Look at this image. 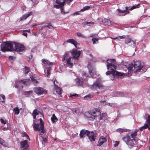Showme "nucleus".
<instances>
[{
	"mask_svg": "<svg viewBox=\"0 0 150 150\" xmlns=\"http://www.w3.org/2000/svg\"><path fill=\"white\" fill-rule=\"evenodd\" d=\"M73 112H75L76 113V109H74L73 110Z\"/></svg>",
	"mask_w": 150,
	"mask_h": 150,
	"instance_id": "338daca9",
	"label": "nucleus"
},
{
	"mask_svg": "<svg viewBox=\"0 0 150 150\" xmlns=\"http://www.w3.org/2000/svg\"><path fill=\"white\" fill-rule=\"evenodd\" d=\"M78 94H70V97L71 98H72L73 96H78Z\"/></svg>",
	"mask_w": 150,
	"mask_h": 150,
	"instance_id": "603ef678",
	"label": "nucleus"
},
{
	"mask_svg": "<svg viewBox=\"0 0 150 150\" xmlns=\"http://www.w3.org/2000/svg\"><path fill=\"white\" fill-rule=\"evenodd\" d=\"M39 114L38 112L36 109H35L33 112L32 115L33 118L35 119L36 118V116Z\"/></svg>",
	"mask_w": 150,
	"mask_h": 150,
	"instance_id": "bb28decb",
	"label": "nucleus"
},
{
	"mask_svg": "<svg viewBox=\"0 0 150 150\" xmlns=\"http://www.w3.org/2000/svg\"><path fill=\"white\" fill-rule=\"evenodd\" d=\"M51 120L53 123H55L57 122L58 119L54 114H53L51 117Z\"/></svg>",
	"mask_w": 150,
	"mask_h": 150,
	"instance_id": "a878e982",
	"label": "nucleus"
},
{
	"mask_svg": "<svg viewBox=\"0 0 150 150\" xmlns=\"http://www.w3.org/2000/svg\"><path fill=\"white\" fill-rule=\"evenodd\" d=\"M100 103H102L103 105L104 106L108 105L111 107H114L116 105L115 103H106L105 100L100 101Z\"/></svg>",
	"mask_w": 150,
	"mask_h": 150,
	"instance_id": "5701e85b",
	"label": "nucleus"
},
{
	"mask_svg": "<svg viewBox=\"0 0 150 150\" xmlns=\"http://www.w3.org/2000/svg\"><path fill=\"white\" fill-rule=\"evenodd\" d=\"M87 25V22L83 23H82V25L83 27H85Z\"/></svg>",
	"mask_w": 150,
	"mask_h": 150,
	"instance_id": "680f3d73",
	"label": "nucleus"
},
{
	"mask_svg": "<svg viewBox=\"0 0 150 150\" xmlns=\"http://www.w3.org/2000/svg\"><path fill=\"white\" fill-rule=\"evenodd\" d=\"M51 67L48 68L47 69V76L48 78H49V76L50 74V71L51 70Z\"/></svg>",
	"mask_w": 150,
	"mask_h": 150,
	"instance_id": "c03bdc74",
	"label": "nucleus"
},
{
	"mask_svg": "<svg viewBox=\"0 0 150 150\" xmlns=\"http://www.w3.org/2000/svg\"><path fill=\"white\" fill-rule=\"evenodd\" d=\"M65 2V1L64 0H56V3L57 4L54 5V7L56 8H59L63 7Z\"/></svg>",
	"mask_w": 150,
	"mask_h": 150,
	"instance_id": "f8f14e48",
	"label": "nucleus"
},
{
	"mask_svg": "<svg viewBox=\"0 0 150 150\" xmlns=\"http://www.w3.org/2000/svg\"><path fill=\"white\" fill-rule=\"evenodd\" d=\"M72 1V0H66V1L68 3H69Z\"/></svg>",
	"mask_w": 150,
	"mask_h": 150,
	"instance_id": "69168bd1",
	"label": "nucleus"
},
{
	"mask_svg": "<svg viewBox=\"0 0 150 150\" xmlns=\"http://www.w3.org/2000/svg\"><path fill=\"white\" fill-rule=\"evenodd\" d=\"M39 120L40 121L39 124L38 123H35V120H33V126L34 129L35 130L39 131L42 133H44L45 131L44 129V122L43 121L41 118Z\"/></svg>",
	"mask_w": 150,
	"mask_h": 150,
	"instance_id": "423d86ee",
	"label": "nucleus"
},
{
	"mask_svg": "<svg viewBox=\"0 0 150 150\" xmlns=\"http://www.w3.org/2000/svg\"><path fill=\"white\" fill-rule=\"evenodd\" d=\"M37 25V24H35V25H33L32 26V27H34V26H36Z\"/></svg>",
	"mask_w": 150,
	"mask_h": 150,
	"instance_id": "774afa93",
	"label": "nucleus"
},
{
	"mask_svg": "<svg viewBox=\"0 0 150 150\" xmlns=\"http://www.w3.org/2000/svg\"><path fill=\"white\" fill-rule=\"evenodd\" d=\"M108 19H105V18H104L103 19L102 22L103 23H106L107 21L105 20H107Z\"/></svg>",
	"mask_w": 150,
	"mask_h": 150,
	"instance_id": "0e129e2a",
	"label": "nucleus"
},
{
	"mask_svg": "<svg viewBox=\"0 0 150 150\" xmlns=\"http://www.w3.org/2000/svg\"><path fill=\"white\" fill-rule=\"evenodd\" d=\"M18 82V85L17 84L16 86H15L16 88H17L18 86H19V85H21L22 84H23L25 85H28L30 83V81L29 79H26L21 80L19 81Z\"/></svg>",
	"mask_w": 150,
	"mask_h": 150,
	"instance_id": "dca6fc26",
	"label": "nucleus"
},
{
	"mask_svg": "<svg viewBox=\"0 0 150 150\" xmlns=\"http://www.w3.org/2000/svg\"><path fill=\"white\" fill-rule=\"evenodd\" d=\"M20 109H19V108L18 107L14 108L13 109V111L15 112V114L16 115H18L19 113V110Z\"/></svg>",
	"mask_w": 150,
	"mask_h": 150,
	"instance_id": "7c9ffc66",
	"label": "nucleus"
},
{
	"mask_svg": "<svg viewBox=\"0 0 150 150\" xmlns=\"http://www.w3.org/2000/svg\"><path fill=\"white\" fill-rule=\"evenodd\" d=\"M23 33L22 34V35H24L26 37L27 36V33H25V32H26V31H27L28 32H30V30H23Z\"/></svg>",
	"mask_w": 150,
	"mask_h": 150,
	"instance_id": "a18cd8bd",
	"label": "nucleus"
},
{
	"mask_svg": "<svg viewBox=\"0 0 150 150\" xmlns=\"http://www.w3.org/2000/svg\"><path fill=\"white\" fill-rule=\"evenodd\" d=\"M79 15V12L78 11H76V12H75L73 14V15L74 16L75 15Z\"/></svg>",
	"mask_w": 150,
	"mask_h": 150,
	"instance_id": "e2e57ef3",
	"label": "nucleus"
},
{
	"mask_svg": "<svg viewBox=\"0 0 150 150\" xmlns=\"http://www.w3.org/2000/svg\"><path fill=\"white\" fill-rule=\"evenodd\" d=\"M117 131L120 133H122L124 132H126L127 131V129H124L121 128L118 129L117 130Z\"/></svg>",
	"mask_w": 150,
	"mask_h": 150,
	"instance_id": "58836bf2",
	"label": "nucleus"
},
{
	"mask_svg": "<svg viewBox=\"0 0 150 150\" xmlns=\"http://www.w3.org/2000/svg\"><path fill=\"white\" fill-rule=\"evenodd\" d=\"M106 141V139L103 136L100 137L99 140V141L98 142V146H101Z\"/></svg>",
	"mask_w": 150,
	"mask_h": 150,
	"instance_id": "412c9836",
	"label": "nucleus"
},
{
	"mask_svg": "<svg viewBox=\"0 0 150 150\" xmlns=\"http://www.w3.org/2000/svg\"><path fill=\"white\" fill-rule=\"evenodd\" d=\"M149 126H150V115H148L147 117V119L146 120Z\"/></svg>",
	"mask_w": 150,
	"mask_h": 150,
	"instance_id": "49530a36",
	"label": "nucleus"
},
{
	"mask_svg": "<svg viewBox=\"0 0 150 150\" xmlns=\"http://www.w3.org/2000/svg\"><path fill=\"white\" fill-rule=\"evenodd\" d=\"M71 53L73 57L77 59L79 57L81 52L80 51H78L76 49H73Z\"/></svg>",
	"mask_w": 150,
	"mask_h": 150,
	"instance_id": "4468645a",
	"label": "nucleus"
},
{
	"mask_svg": "<svg viewBox=\"0 0 150 150\" xmlns=\"http://www.w3.org/2000/svg\"><path fill=\"white\" fill-rule=\"evenodd\" d=\"M0 122L4 124H6V120H4L2 119H1Z\"/></svg>",
	"mask_w": 150,
	"mask_h": 150,
	"instance_id": "3c124183",
	"label": "nucleus"
},
{
	"mask_svg": "<svg viewBox=\"0 0 150 150\" xmlns=\"http://www.w3.org/2000/svg\"><path fill=\"white\" fill-rule=\"evenodd\" d=\"M122 139L124 141L126 142L127 145L132 146H134V144L133 142V140H135L131 139L130 136L129 135L123 138Z\"/></svg>",
	"mask_w": 150,
	"mask_h": 150,
	"instance_id": "1a4fd4ad",
	"label": "nucleus"
},
{
	"mask_svg": "<svg viewBox=\"0 0 150 150\" xmlns=\"http://www.w3.org/2000/svg\"><path fill=\"white\" fill-rule=\"evenodd\" d=\"M107 21L106 23L109 24H112V22L110 21L109 19H107V20H105Z\"/></svg>",
	"mask_w": 150,
	"mask_h": 150,
	"instance_id": "864d4df0",
	"label": "nucleus"
},
{
	"mask_svg": "<svg viewBox=\"0 0 150 150\" xmlns=\"http://www.w3.org/2000/svg\"><path fill=\"white\" fill-rule=\"evenodd\" d=\"M66 42H67L73 44L76 48H78L79 47H78V45H79V44L74 39H69L67 40Z\"/></svg>",
	"mask_w": 150,
	"mask_h": 150,
	"instance_id": "6ab92c4d",
	"label": "nucleus"
},
{
	"mask_svg": "<svg viewBox=\"0 0 150 150\" xmlns=\"http://www.w3.org/2000/svg\"><path fill=\"white\" fill-rule=\"evenodd\" d=\"M44 27H48L50 29H52L53 28V27L51 25V24L50 23H49L48 25L45 26ZM44 27H43L41 29V30Z\"/></svg>",
	"mask_w": 150,
	"mask_h": 150,
	"instance_id": "37998d69",
	"label": "nucleus"
},
{
	"mask_svg": "<svg viewBox=\"0 0 150 150\" xmlns=\"http://www.w3.org/2000/svg\"><path fill=\"white\" fill-rule=\"evenodd\" d=\"M25 72V74H27L29 72L30 69L29 67H24Z\"/></svg>",
	"mask_w": 150,
	"mask_h": 150,
	"instance_id": "f704fd0d",
	"label": "nucleus"
},
{
	"mask_svg": "<svg viewBox=\"0 0 150 150\" xmlns=\"http://www.w3.org/2000/svg\"><path fill=\"white\" fill-rule=\"evenodd\" d=\"M30 79L34 84H37L38 83V81L35 79L34 76H32L30 77Z\"/></svg>",
	"mask_w": 150,
	"mask_h": 150,
	"instance_id": "2f4dec72",
	"label": "nucleus"
},
{
	"mask_svg": "<svg viewBox=\"0 0 150 150\" xmlns=\"http://www.w3.org/2000/svg\"><path fill=\"white\" fill-rule=\"evenodd\" d=\"M148 127V126L147 124H145L144 126L141 127L140 129L141 131L143 130L144 129Z\"/></svg>",
	"mask_w": 150,
	"mask_h": 150,
	"instance_id": "c9c22d12",
	"label": "nucleus"
},
{
	"mask_svg": "<svg viewBox=\"0 0 150 150\" xmlns=\"http://www.w3.org/2000/svg\"><path fill=\"white\" fill-rule=\"evenodd\" d=\"M33 93V91H27L25 93V95H29L30 94H31Z\"/></svg>",
	"mask_w": 150,
	"mask_h": 150,
	"instance_id": "de8ad7c7",
	"label": "nucleus"
},
{
	"mask_svg": "<svg viewBox=\"0 0 150 150\" xmlns=\"http://www.w3.org/2000/svg\"><path fill=\"white\" fill-rule=\"evenodd\" d=\"M98 39L97 38H93L92 39V40L93 44H95L98 43Z\"/></svg>",
	"mask_w": 150,
	"mask_h": 150,
	"instance_id": "a19ab883",
	"label": "nucleus"
},
{
	"mask_svg": "<svg viewBox=\"0 0 150 150\" xmlns=\"http://www.w3.org/2000/svg\"><path fill=\"white\" fill-rule=\"evenodd\" d=\"M21 148L23 149H25L27 148L28 147V141L25 140L21 142L20 143Z\"/></svg>",
	"mask_w": 150,
	"mask_h": 150,
	"instance_id": "a211bd4d",
	"label": "nucleus"
},
{
	"mask_svg": "<svg viewBox=\"0 0 150 150\" xmlns=\"http://www.w3.org/2000/svg\"><path fill=\"white\" fill-rule=\"evenodd\" d=\"M0 144L2 146H7V143L5 142V141L3 140L2 139L0 138Z\"/></svg>",
	"mask_w": 150,
	"mask_h": 150,
	"instance_id": "c85d7f7f",
	"label": "nucleus"
},
{
	"mask_svg": "<svg viewBox=\"0 0 150 150\" xmlns=\"http://www.w3.org/2000/svg\"><path fill=\"white\" fill-rule=\"evenodd\" d=\"M94 23L92 22H87V25L88 26H91L92 25H93L94 24Z\"/></svg>",
	"mask_w": 150,
	"mask_h": 150,
	"instance_id": "6e6d98bb",
	"label": "nucleus"
},
{
	"mask_svg": "<svg viewBox=\"0 0 150 150\" xmlns=\"http://www.w3.org/2000/svg\"><path fill=\"white\" fill-rule=\"evenodd\" d=\"M137 132V131H136L130 132L129 133L130 136H129L130 138L131 137L133 139L135 140L134 139L136 138Z\"/></svg>",
	"mask_w": 150,
	"mask_h": 150,
	"instance_id": "393cba45",
	"label": "nucleus"
},
{
	"mask_svg": "<svg viewBox=\"0 0 150 150\" xmlns=\"http://www.w3.org/2000/svg\"><path fill=\"white\" fill-rule=\"evenodd\" d=\"M125 43L133 48H134L136 45V41L130 39H126L125 41Z\"/></svg>",
	"mask_w": 150,
	"mask_h": 150,
	"instance_id": "9b49d317",
	"label": "nucleus"
},
{
	"mask_svg": "<svg viewBox=\"0 0 150 150\" xmlns=\"http://www.w3.org/2000/svg\"><path fill=\"white\" fill-rule=\"evenodd\" d=\"M139 5L140 4H138L137 5H135L133 6L130 9H129V10H132L135 8H138L139 7Z\"/></svg>",
	"mask_w": 150,
	"mask_h": 150,
	"instance_id": "e433bc0d",
	"label": "nucleus"
},
{
	"mask_svg": "<svg viewBox=\"0 0 150 150\" xmlns=\"http://www.w3.org/2000/svg\"><path fill=\"white\" fill-rule=\"evenodd\" d=\"M34 92L38 95L45 94L46 93V91L40 87H36L34 88Z\"/></svg>",
	"mask_w": 150,
	"mask_h": 150,
	"instance_id": "6e6552de",
	"label": "nucleus"
},
{
	"mask_svg": "<svg viewBox=\"0 0 150 150\" xmlns=\"http://www.w3.org/2000/svg\"><path fill=\"white\" fill-rule=\"evenodd\" d=\"M90 8V6H86L83 7L80 10L81 11H84Z\"/></svg>",
	"mask_w": 150,
	"mask_h": 150,
	"instance_id": "79ce46f5",
	"label": "nucleus"
},
{
	"mask_svg": "<svg viewBox=\"0 0 150 150\" xmlns=\"http://www.w3.org/2000/svg\"><path fill=\"white\" fill-rule=\"evenodd\" d=\"M100 113L101 111L100 109L98 108H96L86 112L85 115L90 120H93L99 116Z\"/></svg>",
	"mask_w": 150,
	"mask_h": 150,
	"instance_id": "7ed1b4c3",
	"label": "nucleus"
},
{
	"mask_svg": "<svg viewBox=\"0 0 150 150\" xmlns=\"http://www.w3.org/2000/svg\"><path fill=\"white\" fill-rule=\"evenodd\" d=\"M87 67L88 69L89 72L90 74L92 77L96 74L95 68L93 67L90 63H89Z\"/></svg>",
	"mask_w": 150,
	"mask_h": 150,
	"instance_id": "9d476101",
	"label": "nucleus"
},
{
	"mask_svg": "<svg viewBox=\"0 0 150 150\" xmlns=\"http://www.w3.org/2000/svg\"><path fill=\"white\" fill-rule=\"evenodd\" d=\"M99 120L103 119L105 120L107 119V116L106 113H103L101 114H100L99 116H98Z\"/></svg>",
	"mask_w": 150,
	"mask_h": 150,
	"instance_id": "b1692460",
	"label": "nucleus"
},
{
	"mask_svg": "<svg viewBox=\"0 0 150 150\" xmlns=\"http://www.w3.org/2000/svg\"><path fill=\"white\" fill-rule=\"evenodd\" d=\"M1 50L3 51H16L20 52L24 50L23 45L14 42L7 41L3 42L1 46Z\"/></svg>",
	"mask_w": 150,
	"mask_h": 150,
	"instance_id": "f03ea898",
	"label": "nucleus"
},
{
	"mask_svg": "<svg viewBox=\"0 0 150 150\" xmlns=\"http://www.w3.org/2000/svg\"><path fill=\"white\" fill-rule=\"evenodd\" d=\"M88 131L83 129L81 130L79 134L80 137L81 138L84 137L86 136H87L88 132Z\"/></svg>",
	"mask_w": 150,
	"mask_h": 150,
	"instance_id": "aec40b11",
	"label": "nucleus"
},
{
	"mask_svg": "<svg viewBox=\"0 0 150 150\" xmlns=\"http://www.w3.org/2000/svg\"><path fill=\"white\" fill-rule=\"evenodd\" d=\"M115 144H114V146L116 147L118 146L119 144V142L118 141H115Z\"/></svg>",
	"mask_w": 150,
	"mask_h": 150,
	"instance_id": "4d7b16f0",
	"label": "nucleus"
},
{
	"mask_svg": "<svg viewBox=\"0 0 150 150\" xmlns=\"http://www.w3.org/2000/svg\"><path fill=\"white\" fill-rule=\"evenodd\" d=\"M30 15V13H28L22 16V17L20 18V19L21 21L23 20L24 19H26Z\"/></svg>",
	"mask_w": 150,
	"mask_h": 150,
	"instance_id": "cd10ccee",
	"label": "nucleus"
},
{
	"mask_svg": "<svg viewBox=\"0 0 150 150\" xmlns=\"http://www.w3.org/2000/svg\"><path fill=\"white\" fill-rule=\"evenodd\" d=\"M143 66L141 65V62L137 61L135 62L134 64H130L127 68L128 74L131 72L134 71V72H139L142 69Z\"/></svg>",
	"mask_w": 150,
	"mask_h": 150,
	"instance_id": "20e7f679",
	"label": "nucleus"
},
{
	"mask_svg": "<svg viewBox=\"0 0 150 150\" xmlns=\"http://www.w3.org/2000/svg\"><path fill=\"white\" fill-rule=\"evenodd\" d=\"M87 136L91 141H95L96 137L93 132L88 131Z\"/></svg>",
	"mask_w": 150,
	"mask_h": 150,
	"instance_id": "f3484780",
	"label": "nucleus"
},
{
	"mask_svg": "<svg viewBox=\"0 0 150 150\" xmlns=\"http://www.w3.org/2000/svg\"><path fill=\"white\" fill-rule=\"evenodd\" d=\"M82 74L83 76H88V74L85 72L83 71V72Z\"/></svg>",
	"mask_w": 150,
	"mask_h": 150,
	"instance_id": "052dcab7",
	"label": "nucleus"
},
{
	"mask_svg": "<svg viewBox=\"0 0 150 150\" xmlns=\"http://www.w3.org/2000/svg\"><path fill=\"white\" fill-rule=\"evenodd\" d=\"M128 8L127 7H125V9L124 10H121L119 9H117L118 13V15L119 16H125V15L128 13L129 11L128 10Z\"/></svg>",
	"mask_w": 150,
	"mask_h": 150,
	"instance_id": "2eb2a0df",
	"label": "nucleus"
},
{
	"mask_svg": "<svg viewBox=\"0 0 150 150\" xmlns=\"http://www.w3.org/2000/svg\"><path fill=\"white\" fill-rule=\"evenodd\" d=\"M61 12L62 14H65L68 13L69 12L68 11H64V8L63 7L61 8Z\"/></svg>",
	"mask_w": 150,
	"mask_h": 150,
	"instance_id": "72a5a7b5",
	"label": "nucleus"
},
{
	"mask_svg": "<svg viewBox=\"0 0 150 150\" xmlns=\"http://www.w3.org/2000/svg\"><path fill=\"white\" fill-rule=\"evenodd\" d=\"M72 60L69 52H66L62 57V61L66 63L70 68H71L73 65Z\"/></svg>",
	"mask_w": 150,
	"mask_h": 150,
	"instance_id": "39448f33",
	"label": "nucleus"
},
{
	"mask_svg": "<svg viewBox=\"0 0 150 150\" xmlns=\"http://www.w3.org/2000/svg\"><path fill=\"white\" fill-rule=\"evenodd\" d=\"M76 84L78 86H81L82 84V82L81 80L79 78H77L76 79Z\"/></svg>",
	"mask_w": 150,
	"mask_h": 150,
	"instance_id": "c756f323",
	"label": "nucleus"
},
{
	"mask_svg": "<svg viewBox=\"0 0 150 150\" xmlns=\"http://www.w3.org/2000/svg\"><path fill=\"white\" fill-rule=\"evenodd\" d=\"M125 38V35H122V36H117L113 38L114 39H118V40H120L122 38Z\"/></svg>",
	"mask_w": 150,
	"mask_h": 150,
	"instance_id": "4c0bfd02",
	"label": "nucleus"
},
{
	"mask_svg": "<svg viewBox=\"0 0 150 150\" xmlns=\"http://www.w3.org/2000/svg\"><path fill=\"white\" fill-rule=\"evenodd\" d=\"M42 65L44 67H46L47 65L52 66L53 65L52 63L49 62L48 60L45 59H42Z\"/></svg>",
	"mask_w": 150,
	"mask_h": 150,
	"instance_id": "ddd939ff",
	"label": "nucleus"
},
{
	"mask_svg": "<svg viewBox=\"0 0 150 150\" xmlns=\"http://www.w3.org/2000/svg\"><path fill=\"white\" fill-rule=\"evenodd\" d=\"M104 62H107V68L108 70H111V71H108L106 73L107 75H109L112 80H114L115 76H117L118 77L120 76H123L124 74L114 70L113 69H116L117 67L115 66V61L114 59H107L106 60H104Z\"/></svg>",
	"mask_w": 150,
	"mask_h": 150,
	"instance_id": "f257e3e1",
	"label": "nucleus"
},
{
	"mask_svg": "<svg viewBox=\"0 0 150 150\" xmlns=\"http://www.w3.org/2000/svg\"><path fill=\"white\" fill-rule=\"evenodd\" d=\"M9 59L10 60H13L15 59V58L12 56H9Z\"/></svg>",
	"mask_w": 150,
	"mask_h": 150,
	"instance_id": "bf43d9fd",
	"label": "nucleus"
},
{
	"mask_svg": "<svg viewBox=\"0 0 150 150\" xmlns=\"http://www.w3.org/2000/svg\"><path fill=\"white\" fill-rule=\"evenodd\" d=\"M22 137H25L26 139H28L29 141L30 140L28 134L25 133L24 132L22 135Z\"/></svg>",
	"mask_w": 150,
	"mask_h": 150,
	"instance_id": "ea45409f",
	"label": "nucleus"
},
{
	"mask_svg": "<svg viewBox=\"0 0 150 150\" xmlns=\"http://www.w3.org/2000/svg\"><path fill=\"white\" fill-rule=\"evenodd\" d=\"M54 86L56 93L60 95L61 94V88L59 87L57 85H56L54 81Z\"/></svg>",
	"mask_w": 150,
	"mask_h": 150,
	"instance_id": "4be33fe9",
	"label": "nucleus"
},
{
	"mask_svg": "<svg viewBox=\"0 0 150 150\" xmlns=\"http://www.w3.org/2000/svg\"><path fill=\"white\" fill-rule=\"evenodd\" d=\"M5 96L3 95H0V101L2 102H4L5 101Z\"/></svg>",
	"mask_w": 150,
	"mask_h": 150,
	"instance_id": "473e14b6",
	"label": "nucleus"
},
{
	"mask_svg": "<svg viewBox=\"0 0 150 150\" xmlns=\"http://www.w3.org/2000/svg\"><path fill=\"white\" fill-rule=\"evenodd\" d=\"M89 87L92 89L95 90L97 89L98 88H102L103 85L101 82L97 80L96 82L94 83L93 85H90Z\"/></svg>",
	"mask_w": 150,
	"mask_h": 150,
	"instance_id": "0eeeda50",
	"label": "nucleus"
},
{
	"mask_svg": "<svg viewBox=\"0 0 150 150\" xmlns=\"http://www.w3.org/2000/svg\"><path fill=\"white\" fill-rule=\"evenodd\" d=\"M92 97L93 96L91 95H89L84 97L85 98H86L87 99Z\"/></svg>",
	"mask_w": 150,
	"mask_h": 150,
	"instance_id": "8fccbe9b",
	"label": "nucleus"
},
{
	"mask_svg": "<svg viewBox=\"0 0 150 150\" xmlns=\"http://www.w3.org/2000/svg\"><path fill=\"white\" fill-rule=\"evenodd\" d=\"M10 129V128L8 127V123L7 124V127H4L3 128V130H4V131H5V130H7V129Z\"/></svg>",
	"mask_w": 150,
	"mask_h": 150,
	"instance_id": "09e8293b",
	"label": "nucleus"
},
{
	"mask_svg": "<svg viewBox=\"0 0 150 150\" xmlns=\"http://www.w3.org/2000/svg\"><path fill=\"white\" fill-rule=\"evenodd\" d=\"M79 37H83V35L80 33H78L76 34Z\"/></svg>",
	"mask_w": 150,
	"mask_h": 150,
	"instance_id": "13d9d810",
	"label": "nucleus"
},
{
	"mask_svg": "<svg viewBox=\"0 0 150 150\" xmlns=\"http://www.w3.org/2000/svg\"><path fill=\"white\" fill-rule=\"evenodd\" d=\"M42 138L43 140V142H42V144H45V143H46L47 142V139L45 138H44L43 137H42Z\"/></svg>",
	"mask_w": 150,
	"mask_h": 150,
	"instance_id": "5fc2aeb1",
	"label": "nucleus"
}]
</instances>
